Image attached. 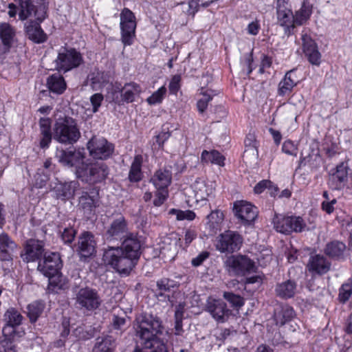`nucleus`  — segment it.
<instances>
[{"mask_svg": "<svg viewBox=\"0 0 352 352\" xmlns=\"http://www.w3.org/2000/svg\"><path fill=\"white\" fill-rule=\"evenodd\" d=\"M141 92L142 88L140 85L133 82L126 83L120 90V96L118 94L113 93V100L118 104L124 102L131 103L135 101Z\"/></svg>", "mask_w": 352, "mask_h": 352, "instance_id": "obj_17", "label": "nucleus"}, {"mask_svg": "<svg viewBox=\"0 0 352 352\" xmlns=\"http://www.w3.org/2000/svg\"><path fill=\"white\" fill-rule=\"evenodd\" d=\"M348 179V171L343 164L337 166L336 171L330 178V184L334 189H340L344 186Z\"/></svg>", "mask_w": 352, "mask_h": 352, "instance_id": "obj_29", "label": "nucleus"}, {"mask_svg": "<svg viewBox=\"0 0 352 352\" xmlns=\"http://www.w3.org/2000/svg\"><path fill=\"white\" fill-rule=\"evenodd\" d=\"M126 322V320L124 317H120L114 316L113 318V325L116 329H121Z\"/></svg>", "mask_w": 352, "mask_h": 352, "instance_id": "obj_64", "label": "nucleus"}, {"mask_svg": "<svg viewBox=\"0 0 352 352\" xmlns=\"http://www.w3.org/2000/svg\"><path fill=\"white\" fill-rule=\"evenodd\" d=\"M245 149L243 155V160L247 163L254 162L258 158V151L256 146L254 137L250 135L245 140Z\"/></svg>", "mask_w": 352, "mask_h": 352, "instance_id": "obj_31", "label": "nucleus"}, {"mask_svg": "<svg viewBox=\"0 0 352 352\" xmlns=\"http://www.w3.org/2000/svg\"><path fill=\"white\" fill-rule=\"evenodd\" d=\"M224 215L220 210L212 211L207 217V226L212 234H215L221 229V225L223 221Z\"/></svg>", "mask_w": 352, "mask_h": 352, "instance_id": "obj_32", "label": "nucleus"}, {"mask_svg": "<svg viewBox=\"0 0 352 352\" xmlns=\"http://www.w3.org/2000/svg\"><path fill=\"white\" fill-rule=\"evenodd\" d=\"M30 21L25 24V32L28 38L36 43L46 41L47 36L40 26V23L35 17L29 18Z\"/></svg>", "mask_w": 352, "mask_h": 352, "instance_id": "obj_20", "label": "nucleus"}, {"mask_svg": "<svg viewBox=\"0 0 352 352\" xmlns=\"http://www.w3.org/2000/svg\"><path fill=\"white\" fill-rule=\"evenodd\" d=\"M301 39L303 51L309 62L314 65H319L320 63V54L317 49L315 42L307 33L304 32L302 34Z\"/></svg>", "mask_w": 352, "mask_h": 352, "instance_id": "obj_23", "label": "nucleus"}, {"mask_svg": "<svg viewBox=\"0 0 352 352\" xmlns=\"http://www.w3.org/2000/svg\"><path fill=\"white\" fill-rule=\"evenodd\" d=\"M15 36L14 29L8 23H0V38L4 45H9Z\"/></svg>", "mask_w": 352, "mask_h": 352, "instance_id": "obj_41", "label": "nucleus"}, {"mask_svg": "<svg viewBox=\"0 0 352 352\" xmlns=\"http://www.w3.org/2000/svg\"><path fill=\"white\" fill-rule=\"evenodd\" d=\"M136 321V333L144 349H137L135 352H167L165 335L159 318L144 315L138 317Z\"/></svg>", "mask_w": 352, "mask_h": 352, "instance_id": "obj_2", "label": "nucleus"}, {"mask_svg": "<svg viewBox=\"0 0 352 352\" xmlns=\"http://www.w3.org/2000/svg\"><path fill=\"white\" fill-rule=\"evenodd\" d=\"M46 276L48 277V288L52 292H57L59 289H65L67 285L65 278L59 273V272L54 273V274Z\"/></svg>", "mask_w": 352, "mask_h": 352, "instance_id": "obj_38", "label": "nucleus"}, {"mask_svg": "<svg viewBox=\"0 0 352 352\" xmlns=\"http://www.w3.org/2000/svg\"><path fill=\"white\" fill-rule=\"evenodd\" d=\"M121 40L124 45H131L135 36L136 22L133 13L124 8L120 14Z\"/></svg>", "mask_w": 352, "mask_h": 352, "instance_id": "obj_9", "label": "nucleus"}, {"mask_svg": "<svg viewBox=\"0 0 352 352\" xmlns=\"http://www.w3.org/2000/svg\"><path fill=\"white\" fill-rule=\"evenodd\" d=\"M20 5L21 11L19 16L24 21L30 17H35L39 21H43L47 15V6L43 3L38 6L31 4V0H16Z\"/></svg>", "mask_w": 352, "mask_h": 352, "instance_id": "obj_12", "label": "nucleus"}, {"mask_svg": "<svg viewBox=\"0 0 352 352\" xmlns=\"http://www.w3.org/2000/svg\"><path fill=\"white\" fill-rule=\"evenodd\" d=\"M43 252V243L36 239H30L25 247V252L21 254L24 261L32 262L37 260Z\"/></svg>", "mask_w": 352, "mask_h": 352, "instance_id": "obj_24", "label": "nucleus"}, {"mask_svg": "<svg viewBox=\"0 0 352 352\" xmlns=\"http://www.w3.org/2000/svg\"><path fill=\"white\" fill-rule=\"evenodd\" d=\"M114 340L111 337L98 339L93 352H111L114 348Z\"/></svg>", "mask_w": 352, "mask_h": 352, "instance_id": "obj_44", "label": "nucleus"}, {"mask_svg": "<svg viewBox=\"0 0 352 352\" xmlns=\"http://www.w3.org/2000/svg\"><path fill=\"white\" fill-rule=\"evenodd\" d=\"M170 214L175 215L178 221L188 220L192 221L195 218V213L192 210H180L177 209H171L169 211Z\"/></svg>", "mask_w": 352, "mask_h": 352, "instance_id": "obj_49", "label": "nucleus"}, {"mask_svg": "<svg viewBox=\"0 0 352 352\" xmlns=\"http://www.w3.org/2000/svg\"><path fill=\"white\" fill-rule=\"evenodd\" d=\"M41 135H42V138H41V140L40 142L41 147H42V148L48 147V146L52 140L51 132L41 133Z\"/></svg>", "mask_w": 352, "mask_h": 352, "instance_id": "obj_62", "label": "nucleus"}, {"mask_svg": "<svg viewBox=\"0 0 352 352\" xmlns=\"http://www.w3.org/2000/svg\"><path fill=\"white\" fill-rule=\"evenodd\" d=\"M77 185V182L74 181L58 184L56 186L57 196L63 199H69L74 195Z\"/></svg>", "mask_w": 352, "mask_h": 352, "instance_id": "obj_36", "label": "nucleus"}, {"mask_svg": "<svg viewBox=\"0 0 352 352\" xmlns=\"http://www.w3.org/2000/svg\"><path fill=\"white\" fill-rule=\"evenodd\" d=\"M181 80L180 76H174L169 84L170 91L173 94H175L179 89V82Z\"/></svg>", "mask_w": 352, "mask_h": 352, "instance_id": "obj_57", "label": "nucleus"}, {"mask_svg": "<svg viewBox=\"0 0 352 352\" xmlns=\"http://www.w3.org/2000/svg\"><path fill=\"white\" fill-rule=\"evenodd\" d=\"M170 133L167 132H162L157 135L156 138V144L159 148H162L164 142L169 138Z\"/></svg>", "mask_w": 352, "mask_h": 352, "instance_id": "obj_61", "label": "nucleus"}, {"mask_svg": "<svg viewBox=\"0 0 352 352\" xmlns=\"http://www.w3.org/2000/svg\"><path fill=\"white\" fill-rule=\"evenodd\" d=\"M96 202V196H90L87 194V192L83 193V195L79 199V203L82 206V208H91L95 206Z\"/></svg>", "mask_w": 352, "mask_h": 352, "instance_id": "obj_52", "label": "nucleus"}, {"mask_svg": "<svg viewBox=\"0 0 352 352\" xmlns=\"http://www.w3.org/2000/svg\"><path fill=\"white\" fill-rule=\"evenodd\" d=\"M140 242L133 234L128 236L119 248H109L103 254L104 262L120 274H129L140 255Z\"/></svg>", "mask_w": 352, "mask_h": 352, "instance_id": "obj_1", "label": "nucleus"}, {"mask_svg": "<svg viewBox=\"0 0 352 352\" xmlns=\"http://www.w3.org/2000/svg\"><path fill=\"white\" fill-rule=\"evenodd\" d=\"M352 294V280L349 279L344 283L339 292V300L342 302H346Z\"/></svg>", "mask_w": 352, "mask_h": 352, "instance_id": "obj_47", "label": "nucleus"}, {"mask_svg": "<svg viewBox=\"0 0 352 352\" xmlns=\"http://www.w3.org/2000/svg\"><path fill=\"white\" fill-rule=\"evenodd\" d=\"M172 175L167 170H158L151 177V181L157 190H167L170 184Z\"/></svg>", "mask_w": 352, "mask_h": 352, "instance_id": "obj_27", "label": "nucleus"}, {"mask_svg": "<svg viewBox=\"0 0 352 352\" xmlns=\"http://www.w3.org/2000/svg\"><path fill=\"white\" fill-rule=\"evenodd\" d=\"M223 297L236 307H241L244 304L243 299L241 296L232 293L225 292Z\"/></svg>", "mask_w": 352, "mask_h": 352, "instance_id": "obj_53", "label": "nucleus"}, {"mask_svg": "<svg viewBox=\"0 0 352 352\" xmlns=\"http://www.w3.org/2000/svg\"><path fill=\"white\" fill-rule=\"evenodd\" d=\"M166 93V89L162 86L155 91L151 96L146 99V102L150 105H155L161 103Z\"/></svg>", "mask_w": 352, "mask_h": 352, "instance_id": "obj_48", "label": "nucleus"}, {"mask_svg": "<svg viewBox=\"0 0 352 352\" xmlns=\"http://www.w3.org/2000/svg\"><path fill=\"white\" fill-rule=\"evenodd\" d=\"M50 124H51V122H50V119L41 118L40 120L41 132V133L50 132Z\"/></svg>", "mask_w": 352, "mask_h": 352, "instance_id": "obj_63", "label": "nucleus"}, {"mask_svg": "<svg viewBox=\"0 0 352 352\" xmlns=\"http://www.w3.org/2000/svg\"><path fill=\"white\" fill-rule=\"evenodd\" d=\"M276 19L278 24L283 27L285 31H289L296 25L294 15L288 0H277Z\"/></svg>", "mask_w": 352, "mask_h": 352, "instance_id": "obj_14", "label": "nucleus"}, {"mask_svg": "<svg viewBox=\"0 0 352 352\" xmlns=\"http://www.w3.org/2000/svg\"><path fill=\"white\" fill-rule=\"evenodd\" d=\"M127 230L126 223L122 217L116 219L108 230V233L111 236L118 237L124 234Z\"/></svg>", "mask_w": 352, "mask_h": 352, "instance_id": "obj_40", "label": "nucleus"}, {"mask_svg": "<svg viewBox=\"0 0 352 352\" xmlns=\"http://www.w3.org/2000/svg\"><path fill=\"white\" fill-rule=\"evenodd\" d=\"M168 194L167 190H157L153 204L155 206H160L166 199Z\"/></svg>", "mask_w": 352, "mask_h": 352, "instance_id": "obj_55", "label": "nucleus"}, {"mask_svg": "<svg viewBox=\"0 0 352 352\" xmlns=\"http://www.w3.org/2000/svg\"><path fill=\"white\" fill-rule=\"evenodd\" d=\"M260 30L259 21L255 20L248 24L247 30L249 34L256 35Z\"/></svg>", "mask_w": 352, "mask_h": 352, "instance_id": "obj_60", "label": "nucleus"}, {"mask_svg": "<svg viewBox=\"0 0 352 352\" xmlns=\"http://www.w3.org/2000/svg\"><path fill=\"white\" fill-rule=\"evenodd\" d=\"M53 131L54 140L65 144H73L81 136L77 122L70 117L58 118Z\"/></svg>", "mask_w": 352, "mask_h": 352, "instance_id": "obj_3", "label": "nucleus"}, {"mask_svg": "<svg viewBox=\"0 0 352 352\" xmlns=\"http://www.w3.org/2000/svg\"><path fill=\"white\" fill-rule=\"evenodd\" d=\"M345 245L340 241H334L329 243L325 249L326 254L331 257H338L341 256L345 250Z\"/></svg>", "mask_w": 352, "mask_h": 352, "instance_id": "obj_45", "label": "nucleus"}, {"mask_svg": "<svg viewBox=\"0 0 352 352\" xmlns=\"http://www.w3.org/2000/svg\"><path fill=\"white\" fill-rule=\"evenodd\" d=\"M47 86L51 92L56 94H63L67 87L64 78L57 74H52L47 78Z\"/></svg>", "mask_w": 352, "mask_h": 352, "instance_id": "obj_30", "label": "nucleus"}, {"mask_svg": "<svg viewBox=\"0 0 352 352\" xmlns=\"http://www.w3.org/2000/svg\"><path fill=\"white\" fill-rule=\"evenodd\" d=\"M234 212L236 217L244 225H250L258 215L257 208L245 201H237L234 204Z\"/></svg>", "mask_w": 352, "mask_h": 352, "instance_id": "obj_15", "label": "nucleus"}, {"mask_svg": "<svg viewBox=\"0 0 352 352\" xmlns=\"http://www.w3.org/2000/svg\"><path fill=\"white\" fill-rule=\"evenodd\" d=\"M60 163L69 167H75L76 170L85 163V153L80 150H60L56 153Z\"/></svg>", "mask_w": 352, "mask_h": 352, "instance_id": "obj_16", "label": "nucleus"}, {"mask_svg": "<svg viewBox=\"0 0 352 352\" xmlns=\"http://www.w3.org/2000/svg\"><path fill=\"white\" fill-rule=\"evenodd\" d=\"M45 305L39 301H35L28 305V316L32 322H35L43 313Z\"/></svg>", "mask_w": 352, "mask_h": 352, "instance_id": "obj_43", "label": "nucleus"}, {"mask_svg": "<svg viewBox=\"0 0 352 352\" xmlns=\"http://www.w3.org/2000/svg\"><path fill=\"white\" fill-rule=\"evenodd\" d=\"M142 162V157L138 155L135 157L132 163L129 178L131 182H138L142 178L141 165Z\"/></svg>", "mask_w": 352, "mask_h": 352, "instance_id": "obj_42", "label": "nucleus"}, {"mask_svg": "<svg viewBox=\"0 0 352 352\" xmlns=\"http://www.w3.org/2000/svg\"><path fill=\"white\" fill-rule=\"evenodd\" d=\"M307 267L309 272L322 274L329 271L330 263L326 261L324 256L316 255L310 258Z\"/></svg>", "mask_w": 352, "mask_h": 352, "instance_id": "obj_26", "label": "nucleus"}, {"mask_svg": "<svg viewBox=\"0 0 352 352\" xmlns=\"http://www.w3.org/2000/svg\"><path fill=\"white\" fill-rule=\"evenodd\" d=\"M76 231L72 228H65L62 233V239L65 243H71L76 235Z\"/></svg>", "mask_w": 352, "mask_h": 352, "instance_id": "obj_56", "label": "nucleus"}, {"mask_svg": "<svg viewBox=\"0 0 352 352\" xmlns=\"http://www.w3.org/2000/svg\"><path fill=\"white\" fill-rule=\"evenodd\" d=\"M62 264L60 255L56 252L45 253L38 265V270L44 275L49 276L59 272Z\"/></svg>", "mask_w": 352, "mask_h": 352, "instance_id": "obj_18", "label": "nucleus"}, {"mask_svg": "<svg viewBox=\"0 0 352 352\" xmlns=\"http://www.w3.org/2000/svg\"><path fill=\"white\" fill-rule=\"evenodd\" d=\"M282 151L289 156L296 157L298 153V146L289 140H285L282 146Z\"/></svg>", "mask_w": 352, "mask_h": 352, "instance_id": "obj_50", "label": "nucleus"}, {"mask_svg": "<svg viewBox=\"0 0 352 352\" xmlns=\"http://www.w3.org/2000/svg\"><path fill=\"white\" fill-rule=\"evenodd\" d=\"M214 191V186L212 182L199 178L190 186L188 195V201L204 205Z\"/></svg>", "mask_w": 352, "mask_h": 352, "instance_id": "obj_7", "label": "nucleus"}, {"mask_svg": "<svg viewBox=\"0 0 352 352\" xmlns=\"http://www.w3.org/2000/svg\"><path fill=\"white\" fill-rule=\"evenodd\" d=\"M75 174L81 182L94 184L106 179L108 175V168L102 162L87 160L82 164V167H79L75 170Z\"/></svg>", "mask_w": 352, "mask_h": 352, "instance_id": "obj_4", "label": "nucleus"}, {"mask_svg": "<svg viewBox=\"0 0 352 352\" xmlns=\"http://www.w3.org/2000/svg\"><path fill=\"white\" fill-rule=\"evenodd\" d=\"M209 254L207 252H202L195 258L192 259V265L195 267L199 266L208 257Z\"/></svg>", "mask_w": 352, "mask_h": 352, "instance_id": "obj_58", "label": "nucleus"}, {"mask_svg": "<svg viewBox=\"0 0 352 352\" xmlns=\"http://www.w3.org/2000/svg\"><path fill=\"white\" fill-rule=\"evenodd\" d=\"M75 300L76 307L83 311H93L102 303L98 292L88 287L79 289L76 293Z\"/></svg>", "mask_w": 352, "mask_h": 352, "instance_id": "obj_6", "label": "nucleus"}, {"mask_svg": "<svg viewBox=\"0 0 352 352\" xmlns=\"http://www.w3.org/2000/svg\"><path fill=\"white\" fill-rule=\"evenodd\" d=\"M102 101L103 96L101 94H95L91 97L90 102L92 105L93 113H96L98 111Z\"/></svg>", "mask_w": 352, "mask_h": 352, "instance_id": "obj_54", "label": "nucleus"}, {"mask_svg": "<svg viewBox=\"0 0 352 352\" xmlns=\"http://www.w3.org/2000/svg\"><path fill=\"white\" fill-rule=\"evenodd\" d=\"M89 155L96 159L105 160L113 152V146L102 137L94 136L87 144Z\"/></svg>", "mask_w": 352, "mask_h": 352, "instance_id": "obj_11", "label": "nucleus"}, {"mask_svg": "<svg viewBox=\"0 0 352 352\" xmlns=\"http://www.w3.org/2000/svg\"><path fill=\"white\" fill-rule=\"evenodd\" d=\"M96 245L94 235L85 232L78 238L76 250L81 257H89L95 253Z\"/></svg>", "mask_w": 352, "mask_h": 352, "instance_id": "obj_21", "label": "nucleus"}, {"mask_svg": "<svg viewBox=\"0 0 352 352\" xmlns=\"http://www.w3.org/2000/svg\"><path fill=\"white\" fill-rule=\"evenodd\" d=\"M157 285L161 291H169L172 288L177 287L179 284L173 280L164 278L157 283Z\"/></svg>", "mask_w": 352, "mask_h": 352, "instance_id": "obj_51", "label": "nucleus"}, {"mask_svg": "<svg viewBox=\"0 0 352 352\" xmlns=\"http://www.w3.org/2000/svg\"><path fill=\"white\" fill-rule=\"evenodd\" d=\"M16 243L3 232L0 234V258L2 261H9L16 249Z\"/></svg>", "mask_w": 352, "mask_h": 352, "instance_id": "obj_25", "label": "nucleus"}, {"mask_svg": "<svg viewBox=\"0 0 352 352\" xmlns=\"http://www.w3.org/2000/svg\"><path fill=\"white\" fill-rule=\"evenodd\" d=\"M296 291V285L294 282L287 280L277 285L276 287V294L283 298H288L293 297Z\"/></svg>", "mask_w": 352, "mask_h": 352, "instance_id": "obj_34", "label": "nucleus"}, {"mask_svg": "<svg viewBox=\"0 0 352 352\" xmlns=\"http://www.w3.org/2000/svg\"><path fill=\"white\" fill-rule=\"evenodd\" d=\"M227 270L235 274H242L254 270V263L244 256H230L225 261Z\"/></svg>", "mask_w": 352, "mask_h": 352, "instance_id": "obj_13", "label": "nucleus"}, {"mask_svg": "<svg viewBox=\"0 0 352 352\" xmlns=\"http://www.w3.org/2000/svg\"><path fill=\"white\" fill-rule=\"evenodd\" d=\"M272 182L269 180H263L258 182L254 187L255 193H261L265 189H267L268 187H271Z\"/></svg>", "mask_w": 352, "mask_h": 352, "instance_id": "obj_59", "label": "nucleus"}, {"mask_svg": "<svg viewBox=\"0 0 352 352\" xmlns=\"http://www.w3.org/2000/svg\"><path fill=\"white\" fill-rule=\"evenodd\" d=\"M206 310L212 318L218 322H223L228 317L230 311L223 300L209 298L207 302Z\"/></svg>", "mask_w": 352, "mask_h": 352, "instance_id": "obj_22", "label": "nucleus"}, {"mask_svg": "<svg viewBox=\"0 0 352 352\" xmlns=\"http://www.w3.org/2000/svg\"><path fill=\"white\" fill-rule=\"evenodd\" d=\"M211 90H204V88L201 89L199 95L201 98L197 101V108L199 112L203 113L207 108L208 102L212 100Z\"/></svg>", "mask_w": 352, "mask_h": 352, "instance_id": "obj_46", "label": "nucleus"}, {"mask_svg": "<svg viewBox=\"0 0 352 352\" xmlns=\"http://www.w3.org/2000/svg\"><path fill=\"white\" fill-rule=\"evenodd\" d=\"M22 319L23 316L16 310L13 308L8 309L4 314V320L7 326L3 329V332L5 333L8 328L19 325Z\"/></svg>", "mask_w": 352, "mask_h": 352, "instance_id": "obj_35", "label": "nucleus"}, {"mask_svg": "<svg viewBox=\"0 0 352 352\" xmlns=\"http://www.w3.org/2000/svg\"><path fill=\"white\" fill-rule=\"evenodd\" d=\"M82 63V55L72 48H61L54 61L55 69L59 72L64 73L78 67Z\"/></svg>", "mask_w": 352, "mask_h": 352, "instance_id": "obj_5", "label": "nucleus"}, {"mask_svg": "<svg viewBox=\"0 0 352 352\" xmlns=\"http://www.w3.org/2000/svg\"><path fill=\"white\" fill-rule=\"evenodd\" d=\"M294 311L288 305L281 306L275 311L274 318L277 324L283 325L294 317Z\"/></svg>", "mask_w": 352, "mask_h": 352, "instance_id": "obj_33", "label": "nucleus"}, {"mask_svg": "<svg viewBox=\"0 0 352 352\" xmlns=\"http://www.w3.org/2000/svg\"><path fill=\"white\" fill-rule=\"evenodd\" d=\"M179 241V235L174 232L165 236L162 241L160 254L170 261L173 260L178 252Z\"/></svg>", "mask_w": 352, "mask_h": 352, "instance_id": "obj_19", "label": "nucleus"}, {"mask_svg": "<svg viewBox=\"0 0 352 352\" xmlns=\"http://www.w3.org/2000/svg\"><path fill=\"white\" fill-rule=\"evenodd\" d=\"M243 243L240 234L233 231H226L216 239L215 246L221 252H233L239 250Z\"/></svg>", "mask_w": 352, "mask_h": 352, "instance_id": "obj_10", "label": "nucleus"}, {"mask_svg": "<svg viewBox=\"0 0 352 352\" xmlns=\"http://www.w3.org/2000/svg\"><path fill=\"white\" fill-rule=\"evenodd\" d=\"M298 80L294 70L287 72L278 84V93L280 96L289 94L297 85Z\"/></svg>", "mask_w": 352, "mask_h": 352, "instance_id": "obj_28", "label": "nucleus"}, {"mask_svg": "<svg viewBox=\"0 0 352 352\" xmlns=\"http://www.w3.org/2000/svg\"><path fill=\"white\" fill-rule=\"evenodd\" d=\"M201 160L204 163H211L219 166H224L225 157L217 151H204L201 153Z\"/></svg>", "mask_w": 352, "mask_h": 352, "instance_id": "obj_37", "label": "nucleus"}, {"mask_svg": "<svg viewBox=\"0 0 352 352\" xmlns=\"http://www.w3.org/2000/svg\"><path fill=\"white\" fill-rule=\"evenodd\" d=\"M272 223L274 228L278 232L289 234L292 232H302L305 223L300 217H285L275 214Z\"/></svg>", "mask_w": 352, "mask_h": 352, "instance_id": "obj_8", "label": "nucleus"}, {"mask_svg": "<svg viewBox=\"0 0 352 352\" xmlns=\"http://www.w3.org/2000/svg\"><path fill=\"white\" fill-rule=\"evenodd\" d=\"M311 12V6L309 3L304 2L301 8L296 11L294 15L295 25H302L309 19Z\"/></svg>", "mask_w": 352, "mask_h": 352, "instance_id": "obj_39", "label": "nucleus"}]
</instances>
